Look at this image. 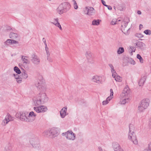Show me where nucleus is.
<instances>
[{
	"label": "nucleus",
	"instance_id": "1",
	"mask_svg": "<svg viewBox=\"0 0 151 151\" xmlns=\"http://www.w3.org/2000/svg\"><path fill=\"white\" fill-rule=\"evenodd\" d=\"M48 100V98L45 93L40 92L33 98V101L35 106L43 104L47 102Z\"/></svg>",
	"mask_w": 151,
	"mask_h": 151
},
{
	"label": "nucleus",
	"instance_id": "2",
	"mask_svg": "<svg viewBox=\"0 0 151 151\" xmlns=\"http://www.w3.org/2000/svg\"><path fill=\"white\" fill-rule=\"evenodd\" d=\"M36 86L41 91H46V86L45 81L42 76H40L35 83Z\"/></svg>",
	"mask_w": 151,
	"mask_h": 151
},
{
	"label": "nucleus",
	"instance_id": "3",
	"mask_svg": "<svg viewBox=\"0 0 151 151\" xmlns=\"http://www.w3.org/2000/svg\"><path fill=\"white\" fill-rule=\"evenodd\" d=\"M134 127L132 124L129 125V132L128 134V139L134 144H138V141L136 134L133 132Z\"/></svg>",
	"mask_w": 151,
	"mask_h": 151
},
{
	"label": "nucleus",
	"instance_id": "4",
	"mask_svg": "<svg viewBox=\"0 0 151 151\" xmlns=\"http://www.w3.org/2000/svg\"><path fill=\"white\" fill-rule=\"evenodd\" d=\"M29 142L33 147L37 149H39L40 147L39 139L35 135H31L29 137Z\"/></svg>",
	"mask_w": 151,
	"mask_h": 151
},
{
	"label": "nucleus",
	"instance_id": "5",
	"mask_svg": "<svg viewBox=\"0 0 151 151\" xmlns=\"http://www.w3.org/2000/svg\"><path fill=\"white\" fill-rule=\"evenodd\" d=\"M29 142L33 147L37 149H39L40 147L39 139L35 135H31L29 137Z\"/></svg>",
	"mask_w": 151,
	"mask_h": 151
},
{
	"label": "nucleus",
	"instance_id": "6",
	"mask_svg": "<svg viewBox=\"0 0 151 151\" xmlns=\"http://www.w3.org/2000/svg\"><path fill=\"white\" fill-rule=\"evenodd\" d=\"M149 100L148 99H143L140 102L138 106V110L140 112H142L149 106Z\"/></svg>",
	"mask_w": 151,
	"mask_h": 151
},
{
	"label": "nucleus",
	"instance_id": "7",
	"mask_svg": "<svg viewBox=\"0 0 151 151\" xmlns=\"http://www.w3.org/2000/svg\"><path fill=\"white\" fill-rule=\"evenodd\" d=\"M63 136L65 137L66 139L73 141L76 139V134L72 130H69L67 132L62 133L61 134Z\"/></svg>",
	"mask_w": 151,
	"mask_h": 151
},
{
	"label": "nucleus",
	"instance_id": "8",
	"mask_svg": "<svg viewBox=\"0 0 151 151\" xmlns=\"http://www.w3.org/2000/svg\"><path fill=\"white\" fill-rule=\"evenodd\" d=\"M28 112L26 111L19 112L16 115V117L21 121L27 122V116Z\"/></svg>",
	"mask_w": 151,
	"mask_h": 151
},
{
	"label": "nucleus",
	"instance_id": "9",
	"mask_svg": "<svg viewBox=\"0 0 151 151\" xmlns=\"http://www.w3.org/2000/svg\"><path fill=\"white\" fill-rule=\"evenodd\" d=\"M33 108L34 110L37 113H44L47 111V107L45 106H37Z\"/></svg>",
	"mask_w": 151,
	"mask_h": 151
},
{
	"label": "nucleus",
	"instance_id": "10",
	"mask_svg": "<svg viewBox=\"0 0 151 151\" xmlns=\"http://www.w3.org/2000/svg\"><path fill=\"white\" fill-rule=\"evenodd\" d=\"M14 120V118L12 117L8 113L4 119L2 123V125L3 126H5L10 121Z\"/></svg>",
	"mask_w": 151,
	"mask_h": 151
},
{
	"label": "nucleus",
	"instance_id": "11",
	"mask_svg": "<svg viewBox=\"0 0 151 151\" xmlns=\"http://www.w3.org/2000/svg\"><path fill=\"white\" fill-rule=\"evenodd\" d=\"M36 116V114L33 111L28 113L27 116V122H32L34 121L35 119Z\"/></svg>",
	"mask_w": 151,
	"mask_h": 151
},
{
	"label": "nucleus",
	"instance_id": "12",
	"mask_svg": "<svg viewBox=\"0 0 151 151\" xmlns=\"http://www.w3.org/2000/svg\"><path fill=\"white\" fill-rule=\"evenodd\" d=\"M71 5L69 3L65 2L61 4L58 8V9H70Z\"/></svg>",
	"mask_w": 151,
	"mask_h": 151
},
{
	"label": "nucleus",
	"instance_id": "13",
	"mask_svg": "<svg viewBox=\"0 0 151 151\" xmlns=\"http://www.w3.org/2000/svg\"><path fill=\"white\" fill-rule=\"evenodd\" d=\"M93 54L91 51L87 50L85 53V56L87 60L89 62H91L93 60Z\"/></svg>",
	"mask_w": 151,
	"mask_h": 151
},
{
	"label": "nucleus",
	"instance_id": "14",
	"mask_svg": "<svg viewBox=\"0 0 151 151\" xmlns=\"http://www.w3.org/2000/svg\"><path fill=\"white\" fill-rule=\"evenodd\" d=\"M31 61L35 65H38L40 63V59L36 55L33 54L32 55Z\"/></svg>",
	"mask_w": 151,
	"mask_h": 151
},
{
	"label": "nucleus",
	"instance_id": "15",
	"mask_svg": "<svg viewBox=\"0 0 151 151\" xmlns=\"http://www.w3.org/2000/svg\"><path fill=\"white\" fill-rule=\"evenodd\" d=\"M129 21V19L127 17H124L123 21L121 22V29L122 30H124L128 23Z\"/></svg>",
	"mask_w": 151,
	"mask_h": 151
},
{
	"label": "nucleus",
	"instance_id": "16",
	"mask_svg": "<svg viewBox=\"0 0 151 151\" xmlns=\"http://www.w3.org/2000/svg\"><path fill=\"white\" fill-rule=\"evenodd\" d=\"M59 131V129L57 128H53L51 129V138H53L57 136L58 135V132Z\"/></svg>",
	"mask_w": 151,
	"mask_h": 151
},
{
	"label": "nucleus",
	"instance_id": "17",
	"mask_svg": "<svg viewBox=\"0 0 151 151\" xmlns=\"http://www.w3.org/2000/svg\"><path fill=\"white\" fill-rule=\"evenodd\" d=\"M130 93L129 89L128 87H126L124 89L123 92L121 94L120 96L129 97V94Z\"/></svg>",
	"mask_w": 151,
	"mask_h": 151
},
{
	"label": "nucleus",
	"instance_id": "18",
	"mask_svg": "<svg viewBox=\"0 0 151 151\" xmlns=\"http://www.w3.org/2000/svg\"><path fill=\"white\" fill-rule=\"evenodd\" d=\"M112 145L114 151H124L118 143L116 142H113Z\"/></svg>",
	"mask_w": 151,
	"mask_h": 151
},
{
	"label": "nucleus",
	"instance_id": "19",
	"mask_svg": "<svg viewBox=\"0 0 151 151\" xmlns=\"http://www.w3.org/2000/svg\"><path fill=\"white\" fill-rule=\"evenodd\" d=\"M67 108L66 106L63 107L61 109L60 113V116L62 118H64L65 116L68 114V113L67 112Z\"/></svg>",
	"mask_w": 151,
	"mask_h": 151
},
{
	"label": "nucleus",
	"instance_id": "20",
	"mask_svg": "<svg viewBox=\"0 0 151 151\" xmlns=\"http://www.w3.org/2000/svg\"><path fill=\"white\" fill-rule=\"evenodd\" d=\"M92 81L93 82L98 84L101 83L102 82L101 77L98 76H93Z\"/></svg>",
	"mask_w": 151,
	"mask_h": 151
},
{
	"label": "nucleus",
	"instance_id": "21",
	"mask_svg": "<svg viewBox=\"0 0 151 151\" xmlns=\"http://www.w3.org/2000/svg\"><path fill=\"white\" fill-rule=\"evenodd\" d=\"M51 23L54 24L56 27H58L60 30H62L63 29L61 25L59 22L58 18H56L54 19L53 20V22H51Z\"/></svg>",
	"mask_w": 151,
	"mask_h": 151
},
{
	"label": "nucleus",
	"instance_id": "22",
	"mask_svg": "<svg viewBox=\"0 0 151 151\" xmlns=\"http://www.w3.org/2000/svg\"><path fill=\"white\" fill-rule=\"evenodd\" d=\"M121 99L120 102L121 104H124L129 101V97L121 96Z\"/></svg>",
	"mask_w": 151,
	"mask_h": 151
},
{
	"label": "nucleus",
	"instance_id": "23",
	"mask_svg": "<svg viewBox=\"0 0 151 151\" xmlns=\"http://www.w3.org/2000/svg\"><path fill=\"white\" fill-rule=\"evenodd\" d=\"M82 13L84 14H86L90 16L94 14L95 12L94 10H83Z\"/></svg>",
	"mask_w": 151,
	"mask_h": 151
},
{
	"label": "nucleus",
	"instance_id": "24",
	"mask_svg": "<svg viewBox=\"0 0 151 151\" xmlns=\"http://www.w3.org/2000/svg\"><path fill=\"white\" fill-rule=\"evenodd\" d=\"M28 57L26 56L22 55L21 59L23 61L24 64H27L29 63V61L28 60Z\"/></svg>",
	"mask_w": 151,
	"mask_h": 151
},
{
	"label": "nucleus",
	"instance_id": "25",
	"mask_svg": "<svg viewBox=\"0 0 151 151\" xmlns=\"http://www.w3.org/2000/svg\"><path fill=\"white\" fill-rule=\"evenodd\" d=\"M121 20L120 18H119L117 19H114L111 21V24L113 25L119 24V22H121Z\"/></svg>",
	"mask_w": 151,
	"mask_h": 151
},
{
	"label": "nucleus",
	"instance_id": "26",
	"mask_svg": "<svg viewBox=\"0 0 151 151\" xmlns=\"http://www.w3.org/2000/svg\"><path fill=\"white\" fill-rule=\"evenodd\" d=\"M9 37L10 38L16 39L17 38L19 37V35L17 33L11 32L9 34Z\"/></svg>",
	"mask_w": 151,
	"mask_h": 151
},
{
	"label": "nucleus",
	"instance_id": "27",
	"mask_svg": "<svg viewBox=\"0 0 151 151\" xmlns=\"http://www.w3.org/2000/svg\"><path fill=\"white\" fill-rule=\"evenodd\" d=\"M109 65L111 69V72L112 74V76H115V74H116V72L113 66L111 64H109Z\"/></svg>",
	"mask_w": 151,
	"mask_h": 151
},
{
	"label": "nucleus",
	"instance_id": "28",
	"mask_svg": "<svg viewBox=\"0 0 151 151\" xmlns=\"http://www.w3.org/2000/svg\"><path fill=\"white\" fill-rule=\"evenodd\" d=\"M43 135L45 136L48 137H50L51 138V129L45 131L43 133Z\"/></svg>",
	"mask_w": 151,
	"mask_h": 151
},
{
	"label": "nucleus",
	"instance_id": "29",
	"mask_svg": "<svg viewBox=\"0 0 151 151\" xmlns=\"http://www.w3.org/2000/svg\"><path fill=\"white\" fill-rule=\"evenodd\" d=\"M12 149L11 145L9 143L5 146L4 151H11Z\"/></svg>",
	"mask_w": 151,
	"mask_h": 151
},
{
	"label": "nucleus",
	"instance_id": "30",
	"mask_svg": "<svg viewBox=\"0 0 151 151\" xmlns=\"http://www.w3.org/2000/svg\"><path fill=\"white\" fill-rule=\"evenodd\" d=\"M112 77L115 78V80L116 81L120 82L122 81V78L120 76L118 75L116 73L115 74V76Z\"/></svg>",
	"mask_w": 151,
	"mask_h": 151
},
{
	"label": "nucleus",
	"instance_id": "31",
	"mask_svg": "<svg viewBox=\"0 0 151 151\" xmlns=\"http://www.w3.org/2000/svg\"><path fill=\"white\" fill-rule=\"evenodd\" d=\"M145 45L144 43L141 42H138L137 43H136V45L141 49L143 48Z\"/></svg>",
	"mask_w": 151,
	"mask_h": 151
},
{
	"label": "nucleus",
	"instance_id": "32",
	"mask_svg": "<svg viewBox=\"0 0 151 151\" xmlns=\"http://www.w3.org/2000/svg\"><path fill=\"white\" fill-rule=\"evenodd\" d=\"M117 9H125V5L124 4L121 3L117 4Z\"/></svg>",
	"mask_w": 151,
	"mask_h": 151
},
{
	"label": "nucleus",
	"instance_id": "33",
	"mask_svg": "<svg viewBox=\"0 0 151 151\" xmlns=\"http://www.w3.org/2000/svg\"><path fill=\"white\" fill-rule=\"evenodd\" d=\"M28 77V75L27 73L25 70H24L22 73V78L23 79H26Z\"/></svg>",
	"mask_w": 151,
	"mask_h": 151
},
{
	"label": "nucleus",
	"instance_id": "34",
	"mask_svg": "<svg viewBox=\"0 0 151 151\" xmlns=\"http://www.w3.org/2000/svg\"><path fill=\"white\" fill-rule=\"evenodd\" d=\"M100 21L99 19H94L92 21V24L93 25H98L100 24Z\"/></svg>",
	"mask_w": 151,
	"mask_h": 151
},
{
	"label": "nucleus",
	"instance_id": "35",
	"mask_svg": "<svg viewBox=\"0 0 151 151\" xmlns=\"http://www.w3.org/2000/svg\"><path fill=\"white\" fill-rule=\"evenodd\" d=\"M10 44H12V39H8L4 42V45L6 47L8 46Z\"/></svg>",
	"mask_w": 151,
	"mask_h": 151
},
{
	"label": "nucleus",
	"instance_id": "36",
	"mask_svg": "<svg viewBox=\"0 0 151 151\" xmlns=\"http://www.w3.org/2000/svg\"><path fill=\"white\" fill-rule=\"evenodd\" d=\"M136 50V48L135 47L130 46L129 48V52H130V54L131 55H133L132 52H134Z\"/></svg>",
	"mask_w": 151,
	"mask_h": 151
},
{
	"label": "nucleus",
	"instance_id": "37",
	"mask_svg": "<svg viewBox=\"0 0 151 151\" xmlns=\"http://www.w3.org/2000/svg\"><path fill=\"white\" fill-rule=\"evenodd\" d=\"M109 98L110 97H108L107 98L106 100L104 101H103L102 104L103 105H106L109 102L111 99H110Z\"/></svg>",
	"mask_w": 151,
	"mask_h": 151
},
{
	"label": "nucleus",
	"instance_id": "38",
	"mask_svg": "<svg viewBox=\"0 0 151 151\" xmlns=\"http://www.w3.org/2000/svg\"><path fill=\"white\" fill-rule=\"evenodd\" d=\"M14 71L17 74H20L21 73V71L19 68L17 66H15L14 68Z\"/></svg>",
	"mask_w": 151,
	"mask_h": 151
},
{
	"label": "nucleus",
	"instance_id": "39",
	"mask_svg": "<svg viewBox=\"0 0 151 151\" xmlns=\"http://www.w3.org/2000/svg\"><path fill=\"white\" fill-rule=\"evenodd\" d=\"M124 51V49L123 47H119L117 51V53L118 54H120L122 53Z\"/></svg>",
	"mask_w": 151,
	"mask_h": 151
},
{
	"label": "nucleus",
	"instance_id": "40",
	"mask_svg": "<svg viewBox=\"0 0 151 151\" xmlns=\"http://www.w3.org/2000/svg\"><path fill=\"white\" fill-rule=\"evenodd\" d=\"M137 58L139 59L140 62L141 63H142L143 62V60L142 58L141 57V56L139 54H137Z\"/></svg>",
	"mask_w": 151,
	"mask_h": 151
},
{
	"label": "nucleus",
	"instance_id": "41",
	"mask_svg": "<svg viewBox=\"0 0 151 151\" xmlns=\"http://www.w3.org/2000/svg\"><path fill=\"white\" fill-rule=\"evenodd\" d=\"M47 61L49 62H53V59L52 57L50 56V54L49 55H47Z\"/></svg>",
	"mask_w": 151,
	"mask_h": 151
},
{
	"label": "nucleus",
	"instance_id": "42",
	"mask_svg": "<svg viewBox=\"0 0 151 151\" xmlns=\"http://www.w3.org/2000/svg\"><path fill=\"white\" fill-rule=\"evenodd\" d=\"M144 33L147 35H151V31L149 29H147L145 30L144 32Z\"/></svg>",
	"mask_w": 151,
	"mask_h": 151
},
{
	"label": "nucleus",
	"instance_id": "43",
	"mask_svg": "<svg viewBox=\"0 0 151 151\" xmlns=\"http://www.w3.org/2000/svg\"><path fill=\"white\" fill-rule=\"evenodd\" d=\"M72 1L73 2V6L74 8L75 9H77L78 8V6L77 5L76 1L75 0H73Z\"/></svg>",
	"mask_w": 151,
	"mask_h": 151
},
{
	"label": "nucleus",
	"instance_id": "44",
	"mask_svg": "<svg viewBox=\"0 0 151 151\" xmlns=\"http://www.w3.org/2000/svg\"><path fill=\"white\" fill-rule=\"evenodd\" d=\"M110 96L108 97H110L109 98L112 99L113 98V90L112 89H110Z\"/></svg>",
	"mask_w": 151,
	"mask_h": 151
},
{
	"label": "nucleus",
	"instance_id": "45",
	"mask_svg": "<svg viewBox=\"0 0 151 151\" xmlns=\"http://www.w3.org/2000/svg\"><path fill=\"white\" fill-rule=\"evenodd\" d=\"M45 50L46 52V53L47 54V55H50V53L49 51V48L47 47V45L45 46Z\"/></svg>",
	"mask_w": 151,
	"mask_h": 151
},
{
	"label": "nucleus",
	"instance_id": "46",
	"mask_svg": "<svg viewBox=\"0 0 151 151\" xmlns=\"http://www.w3.org/2000/svg\"><path fill=\"white\" fill-rule=\"evenodd\" d=\"M144 83V81L143 80L141 79H140L139 82V86H142Z\"/></svg>",
	"mask_w": 151,
	"mask_h": 151
},
{
	"label": "nucleus",
	"instance_id": "47",
	"mask_svg": "<svg viewBox=\"0 0 151 151\" xmlns=\"http://www.w3.org/2000/svg\"><path fill=\"white\" fill-rule=\"evenodd\" d=\"M144 83V81L143 80L141 79H140L139 82V86H142Z\"/></svg>",
	"mask_w": 151,
	"mask_h": 151
},
{
	"label": "nucleus",
	"instance_id": "48",
	"mask_svg": "<svg viewBox=\"0 0 151 151\" xmlns=\"http://www.w3.org/2000/svg\"><path fill=\"white\" fill-rule=\"evenodd\" d=\"M135 36L139 38H142L143 37V35L142 34L139 33L136 34Z\"/></svg>",
	"mask_w": 151,
	"mask_h": 151
},
{
	"label": "nucleus",
	"instance_id": "49",
	"mask_svg": "<svg viewBox=\"0 0 151 151\" xmlns=\"http://www.w3.org/2000/svg\"><path fill=\"white\" fill-rule=\"evenodd\" d=\"M129 63L133 65H134L135 64V61L133 60L132 59H131L129 60Z\"/></svg>",
	"mask_w": 151,
	"mask_h": 151
},
{
	"label": "nucleus",
	"instance_id": "50",
	"mask_svg": "<svg viewBox=\"0 0 151 151\" xmlns=\"http://www.w3.org/2000/svg\"><path fill=\"white\" fill-rule=\"evenodd\" d=\"M22 78H21V77L19 78V79H16V81L17 82L19 83H22Z\"/></svg>",
	"mask_w": 151,
	"mask_h": 151
},
{
	"label": "nucleus",
	"instance_id": "51",
	"mask_svg": "<svg viewBox=\"0 0 151 151\" xmlns=\"http://www.w3.org/2000/svg\"><path fill=\"white\" fill-rule=\"evenodd\" d=\"M13 76L14 77V78L16 79H19V78H20V77L18 75V74H13Z\"/></svg>",
	"mask_w": 151,
	"mask_h": 151
},
{
	"label": "nucleus",
	"instance_id": "52",
	"mask_svg": "<svg viewBox=\"0 0 151 151\" xmlns=\"http://www.w3.org/2000/svg\"><path fill=\"white\" fill-rule=\"evenodd\" d=\"M19 42L18 41L12 39V44H18Z\"/></svg>",
	"mask_w": 151,
	"mask_h": 151
},
{
	"label": "nucleus",
	"instance_id": "53",
	"mask_svg": "<svg viewBox=\"0 0 151 151\" xmlns=\"http://www.w3.org/2000/svg\"><path fill=\"white\" fill-rule=\"evenodd\" d=\"M57 12L60 14H61L63 13L66 12V11H64L63 10H58Z\"/></svg>",
	"mask_w": 151,
	"mask_h": 151
},
{
	"label": "nucleus",
	"instance_id": "54",
	"mask_svg": "<svg viewBox=\"0 0 151 151\" xmlns=\"http://www.w3.org/2000/svg\"><path fill=\"white\" fill-rule=\"evenodd\" d=\"M86 9H94L92 7L87 6L85 8Z\"/></svg>",
	"mask_w": 151,
	"mask_h": 151
},
{
	"label": "nucleus",
	"instance_id": "55",
	"mask_svg": "<svg viewBox=\"0 0 151 151\" xmlns=\"http://www.w3.org/2000/svg\"><path fill=\"white\" fill-rule=\"evenodd\" d=\"M42 41H43L44 43L45 46L47 45L46 43V40L44 38H43L42 39Z\"/></svg>",
	"mask_w": 151,
	"mask_h": 151
},
{
	"label": "nucleus",
	"instance_id": "56",
	"mask_svg": "<svg viewBox=\"0 0 151 151\" xmlns=\"http://www.w3.org/2000/svg\"><path fill=\"white\" fill-rule=\"evenodd\" d=\"M149 151H151V143L149 145Z\"/></svg>",
	"mask_w": 151,
	"mask_h": 151
},
{
	"label": "nucleus",
	"instance_id": "57",
	"mask_svg": "<svg viewBox=\"0 0 151 151\" xmlns=\"http://www.w3.org/2000/svg\"><path fill=\"white\" fill-rule=\"evenodd\" d=\"M101 2L105 6V5H106V2H105L104 0H101Z\"/></svg>",
	"mask_w": 151,
	"mask_h": 151
},
{
	"label": "nucleus",
	"instance_id": "58",
	"mask_svg": "<svg viewBox=\"0 0 151 151\" xmlns=\"http://www.w3.org/2000/svg\"><path fill=\"white\" fill-rule=\"evenodd\" d=\"M99 151H105L104 150H103L101 147H99Z\"/></svg>",
	"mask_w": 151,
	"mask_h": 151
},
{
	"label": "nucleus",
	"instance_id": "59",
	"mask_svg": "<svg viewBox=\"0 0 151 151\" xmlns=\"http://www.w3.org/2000/svg\"><path fill=\"white\" fill-rule=\"evenodd\" d=\"M143 27V26L142 24H140L139 26V29L140 30H141L142 28Z\"/></svg>",
	"mask_w": 151,
	"mask_h": 151
},
{
	"label": "nucleus",
	"instance_id": "60",
	"mask_svg": "<svg viewBox=\"0 0 151 151\" xmlns=\"http://www.w3.org/2000/svg\"><path fill=\"white\" fill-rule=\"evenodd\" d=\"M149 126L150 128L151 129V121H150L149 124Z\"/></svg>",
	"mask_w": 151,
	"mask_h": 151
},
{
	"label": "nucleus",
	"instance_id": "61",
	"mask_svg": "<svg viewBox=\"0 0 151 151\" xmlns=\"http://www.w3.org/2000/svg\"><path fill=\"white\" fill-rule=\"evenodd\" d=\"M107 7L108 9H112V7L110 6H108Z\"/></svg>",
	"mask_w": 151,
	"mask_h": 151
},
{
	"label": "nucleus",
	"instance_id": "62",
	"mask_svg": "<svg viewBox=\"0 0 151 151\" xmlns=\"http://www.w3.org/2000/svg\"><path fill=\"white\" fill-rule=\"evenodd\" d=\"M137 13L139 14H141V12L139 10H138L137 12Z\"/></svg>",
	"mask_w": 151,
	"mask_h": 151
},
{
	"label": "nucleus",
	"instance_id": "63",
	"mask_svg": "<svg viewBox=\"0 0 151 151\" xmlns=\"http://www.w3.org/2000/svg\"><path fill=\"white\" fill-rule=\"evenodd\" d=\"M116 5H115V6H114V9H117V6H116Z\"/></svg>",
	"mask_w": 151,
	"mask_h": 151
},
{
	"label": "nucleus",
	"instance_id": "64",
	"mask_svg": "<svg viewBox=\"0 0 151 151\" xmlns=\"http://www.w3.org/2000/svg\"><path fill=\"white\" fill-rule=\"evenodd\" d=\"M143 151H149L147 149H145Z\"/></svg>",
	"mask_w": 151,
	"mask_h": 151
}]
</instances>
